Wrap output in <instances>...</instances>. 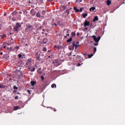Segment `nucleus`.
<instances>
[{
	"label": "nucleus",
	"instance_id": "nucleus-4",
	"mask_svg": "<svg viewBox=\"0 0 125 125\" xmlns=\"http://www.w3.org/2000/svg\"><path fill=\"white\" fill-rule=\"evenodd\" d=\"M52 63L55 66H56V67H57L58 66H59V65H60V63H59V62H58V61H57V60H55V61H54Z\"/></svg>",
	"mask_w": 125,
	"mask_h": 125
},
{
	"label": "nucleus",
	"instance_id": "nucleus-61",
	"mask_svg": "<svg viewBox=\"0 0 125 125\" xmlns=\"http://www.w3.org/2000/svg\"><path fill=\"white\" fill-rule=\"evenodd\" d=\"M79 1H80V2H82V1H83V0H79Z\"/></svg>",
	"mask_w": 125,
	"mask_h": 125
},
{
	"label": "nucleus",
	"instance_id": "nucleus-41",
	"mask_svg": "<svg viewBox=\"0 0 125 125\" xmlns=\"http://www.w3.org/2000/svg\"><path fill=\"white\" fill-rule=\"evenodd\" d=\"M62 6L63 9V10H65L66 9V7L65 6V5H63Z\"/></svg>",
	"mask_w": 125,
	"mask_h": 125
},
{
	"label": "nucleus",
	"instance_id": "nucleus-10",
	"mask_svg": "<svg viewBox=\"0 0 125 125\" xmlns=\"http://www.w3.org/2000/svg\"><path fill=\"white\" fill-rule=\"evenodd\" d=\"M19 28L20 27H18V26H17L16 25L14 27V30L15 31V32H19Z\"/></svg>",
	"mask_w": 125,
	"mask_h": 125
},
{
	"label": "nucleus",
	"instance_id": "nucleus-18",
	"mask_svg": "<svg viewBox=\"0 0 125 125\" xmlns=\"http://www.w3.org/2000/svg\"><path fill=\"white\" fill-rule=\"evenodd\" d=\"M43 43L45 44L46 42H47V39L46 38H44L43 39L42 41Z\"/></svg>",
	"mask_w": 125,
	"mask_h": 125
},
{
	"label": "nucleus",
	"instance_id": "nucleus-56",
	"mask_svg": "<svg viewBox=\"0 0 125 125\" xmlns=\"http://www.w3.org/2000/svg\"><path fill=\"white\" fill-rule=\"evenodd\" d=\"M55 26H58V25L57 24H56V23H54Z\"/></svg>",
	"mask_w": 125,
	"mask_h": 125
},
{
	"label": "nucleus",
	"instance_id": "nucleus-16",
	"mask_svg": "<svg viewBox=\"0 0 125 125\" xmlns=\"http://www.w3.org/2000/svg\"><path fill=\"white\" fill-rule=\"evenodd\" d=\"M73 41V38L70 37V39H68L66 40L67 42H71Z\"/></svg>",
	"mask_w": 125,
	"mask_h": 125
},
{
	"label": "nucleus",
	"instance_id": "nucleus-11",
	"mask_svg": "<svg viewBox=\"0 0 125 125\" xmlns=\"http://www.w3.org/2000/svg\"><path fill=\"white\" fill-rule=\"evenodd\" d=\"M98 20H99L98 17L95 16L93 20V21L95 22L96 21H98Z\"/></svg>",
	"mask_w": 125,
	"mask_h": 125
},
{
	"label": "nucleus",
	"instance_id": "nucleus-45",
	"mask_svg": "<svg viewBox=\"0 0 125 125\" xmlns=\"http://www.w3.org/2000/svg\"><path fill=\"white\" fill-rule=\"evenodd\" d=\"M81 65H82V64L78 63L77 66L79 67V66H81Z\"/></svg>",
	"mask_w": 125,
	"mask_h": 125
},
{
	"label": "nucleus",
	"instance_id": "nucleus-51",
	"mask_svg": "<svg viewBox=\"0 0 125 125\" xmlns=\"http://www.w3.org/2000/svg\"><path fill=\"white\" fill-rule=\"evenodd\" d=\"M80 11L81 12H82V11H83V8H80Z\"/></svg>",
	"mask_w": 125,
	"mask_h": 125
},
{
	"label": "nucleus",
	"instance_id": "nucleus-19",
	"mask_svg": "<svg viewBox=\"0 0 125 125\" xmlns=\"http://www.w3.org/2000/svg\"><path fill=\"white\" fill-rule=\"evenodd\" d=\"M36 83H37V82L35 81H31V84L32 85V86H34V85H35V84H36Z\"/></svg>",
	"mask_w": 125,
	"mask_h": 125
},
{
	"label": "nucleus",
	"instance_id": "nucleus-7",
	"mask_svg": "<svg viewBox=\"0 0 125 125\" xmlns=\"http://www.w3.org/2000/svg\"><path fill=\"white\" fill-rule=\"evenodd\" d=\"M31 62H32V60L31 59H28L27 60L26 65H27V66L29 65H30Z\"/></svg>",
	"mask_w": 125,
	"mask_h": 125
},
{
	"label": "nucleus",
	"instance_id": "nucleus-12",
	"mask_svg": "<svg viewBox=\"0 0 125 125\" xmlns=\"http://www.w3.org/2000/svg\"><path fill=\"white\" fill-rule=\"evenodd\" d=\"M68 48H69V50H74V49L75 48L74 47V46L72 44V45L69 46Z\"/></svg>",
	"mask_w": 125,
	"mask_h": 125
},
{
	"label": "nucleus",
	"instance_id": "nucleus-28",
	"mask_svg": "<svg viewBox=\"0 0 125 125\" xmlns=\"http://www.w3.org/2000/svg\"><path fill=\"white\" fill-rule=\"evenodd\" d=\"M93 51H94V54H95V52H96V51H97V49L96 47H94Z\"/></svg>",
	"mask_w": 125,
	"mask_h": 125
},
{
	"label": "nucleus",
	"instance_id": "nucleus-24",
	"mask_svg": "<svg viewBox=\"0 0 125 125\" xmlns=\"http://www.w3.org/2000/svg\"><path fill=\"white\" fill-rule=\"evenodd\" d=\"M74 9L75 10V12H80V10L77 9L76 7H74Z\"/></svg>",
	"mask_w": 125,
	"mask_h": 125
},
{
	"label": "nucleus",
	"instance_id": "nucleus-48",
	"mask_svg": "<svg viewBox=\"0 0 125 125\" xmlns=\"http://www.w3.org/2000/svg\"><path fill=\"white\" fill-rule=\"evenodd\" d=\"M77 36H80V33H79V32H78V33H77Z\"/></svg>",
	"mask_w": 125,
	"mask_h": 125
},
{
	"label": "nucleus",
	"instance_id": "nucleus-36",
	"mask_svg": "<svg viewBox=\"0 0 125 125\" xmlns=\"http://www.w3.org/2000/svg\"><path fill=\"white\" fill-rule=\"evenodd\" d=\"M42 50H43V51L46 52V50H47V49H46V48L43 47V48H42Z\"/></svg>",
	"mask_w": 125,
	"mask_h": 125
},
{
	"label": "nucleus",
	"instance_id": "nucleus-6",
	"mask_svg": "<svg viewBox=\"0 0 125 125\" xmlns=\"http://www.w3.org/2000/svg\"><path fill=\"white\" fill-rule=\"evenodd\" d=\"M89 25H90V22L88 21L87 20H85L84 22V27H86V26H89Z\"/></svg>",
	"mask_w": 125,
	"mask_h": 125
},
{
	"label": "nucleus",
	"instance_id": "nucleus-23",
	"mask_svg": "<svg viewBox=\"0 0 125 125\" xmlns=\"http://www.w3.org/2000/svg\"><path fill=\"white\" fill-rule=\"evenodd\" d=\"M17 14V11H15L14 12H12L11 15L12 16H14V15H16Z\"/></svg>",
	"mask_w": 125,
	"mask_h": 125
},
{
	"label": "nucleus",
	"instance_id": "nucleus-62",
	"mask_svg": "<svg viewBox=\"0 0 125 125\" xmlns=\"http://www.w3.org/2000/svg\"><path fill=\"white\" fill-rule=\"evenodd\" d=\"M42 31H43V32H44V31H45V30L44 29H43Z\"/></svg>",
	"mask_w": 125,
	"mask_h": 125
},
{
	"label": "nucleus",
	"instance_id": "nucleus-37",
	"mask_svg": "<svg viewBox=\"0 0 125 125\" xmlns=\"http://www.w3.org/2000/svg\"><path fill=\"white\" fill-rule=\"evenodd\" d=\"M14 89H18V87L16 86H14Z\"/></svg>",
	"mask_w": 125,
	"mask_h": 125
},
{
	"label": "nucleus",
	"instance_id": "nucleus-14",
	"mask_svg": "<svg viewBox=\"0 0 125 125\" xmlns=\"http://www.w3.org/2000/svg\"><path fill=\"white\" fill-rule=\"evenodd\" d=\"M36 15V17H38V18L41 17V13H40V12H37Z\"/></svg>",
	"mask_w": 125,
	"mask_h": 125
},
{
	"label": "nucleus",
	"instance_id": "nucleus-30",
	"mask_svg": "<svg viewBox=\"0 0 125 125\" xmlns=\"http://www.w3.org/2000/svg\"><path fill=\"white\" fill-rule=\"evenodd\" d=\"M92 56H93V54L88 55V58H91V57H92Z\"/></svg>",
	"mask_w": 125,
	"mask_h": 125
},
{
	"label": "nucleus",
	"instance_id": "nucleus-55",
	"mask_svg": "<svg viewBox=\"0 0 125 125\" xmlns=\"http://www.w3.org/2000/svg\"><path fill=\"white\" fill-rule=\"evenodd\" d=\"M54 111L56 112V109L55 108H53Z\"/></svg>",
	"mask_w": 125,
	"mask_h": 125
},
{
	"label": "nucleus",
	"instance_id": "nucleus-46",
	"mask_svg": "<svg viewBox=\"0 0 125 125\" xmlns=\"http://www.w3.org/2000/svg\"><path fill=\"white\" fill-rule=\"evenodd\" d=\"M15 99H18V96H16Z\"/></svg>",
	"mask_w": 125,
	"mask_h": 125
},
{
	"label": "nucleus",
	"instance_id": "nucleus-52",
	"mask_svg": "<svg viewBox=\"0 0 125 125\" xmlns=\"http://www.w3.org/2000/svg\"><path fill=\"white\" fill-rule=\"evenodd\" d=\"M45 31L46 32H48V31H49V30H48V29H46L45 30Z\"/></svg>",
	"mask_w": 125,
	"mask_h": 125
},
{
	"label": "nucleus",
	"instance_id": "nucleus-35",
	"mask_svg": "<svg viewBox=\"0 0 125 125\" xmlns=\"http://www.w3.org/2000/svg\"><path fill=\"white\" fill-rule=\"evenodd\" d=\"M42 14L44 16V15H45V11L44 10H43L42 11Z\"/></svg>",
	"mask_w": 125,
	"mask_h": 125
},
{
	"label": "nucleus",
	"instance_id": "nucleus-3",
	"mask_svg": "<svg viewBox=\"0 0 125 125\" xmlns=\"http://www.w3.org/2000/svg\"><path fill=\"white\" fill-rule=\"evenodd\" d=\"M35 57L37 59V61H42V59H41V55L37 53L35 54Z\"/></svg>",
	"mask_w": 125,
	"mask_h": 125
},
{
	"label": "nucleus",
	"instance_id": "nucleus-21",
	"mask_svg": "<svg viewBox=\"0 0 125 125\" xmlns=\"http://www.w3.org/2000/svg\"><path fill=\"white\" fill-rule=\"evenodd\" d=\"M106 3L107 5H110L112 2H111V1L110 0H107L106 1Z\"/></svg>",
	"mask_w": 125,
	"mask_h": 125
},
{
	"label": "nucleus",
	"instance_id": "nucleus-43",
	"mask_svg": "<svg viewBox=\"0 0 125 125\" xmlns=\"http://www.w3.org/2000/svg\"><path fill=\"white\" fill-rule=\"evenodd\" d=\"M27 69L30 71V70H31V66H28Z\"/></svg>",
	"mask_w": 125,
	"mask_h": 125
},
{
	"label": "nucleus",
	"instance_id": "nucleus-27",
	"mask_svg": "<svg viewBox=\"0 0 125 125\" xmlns=\"http://www.w3.org/2000/svg\"><path fill=\"white\" fill-rule=\"evenodd\" d=\"M54 87H56V84L53 83L51 85V88H54Z\"/></svg>",
	"mask_w": 125,
	"mask_h": 125
},
{
	"label": "nucleus",
	"instance_id": "nucleus-22",
	"mask_svg": "<svg viewBox=\"0 0 125 125\" xmlns=\"http://www.w3.org/2000/svg\"><path fill=\"white\" fill-rule=\"evenodd\" d=\"M92 10V11L95 10V7H92L89 8V11H91Z\"/></svg>",
	"mask_w": 125,
	"mask_h": 125
},
{
	"label": "nucleus",
	"instance_id": "nucleus-33",
	"mask_svg": "<svg viewBox=\"0 0 125 125\" xmlns=\"http://www.w3.org/2000/svg\"><path fill=\"white\" fill-rule=\"evenodd\" d=\"M18 104H19L20 105H22V104H23V102L20 101L18 102Z\"/></svg>",
	"mask_w": 125,
	"mask_h": 125
},
{
	"label": "nucleus",
	"instance_id": "nucleus-20",
	"mask_svg": "<svg viewBox=\"0 0 125 125\" xmlns=\"http://www.w3.org/2000/svg\"><path fill=\"white\" fill-rule=\"evenodd\" d=\"M71 38H73V37L76 36V33L75 32H72L71 34Z\"/></svg>",
	"mask_w": 125,
	"mask_h": 125
},
{
	"label": "nucleus",
	"instance_id": "nucleus-31",
	"mask_svg": "<svg viewBox=\"0 0 125 125\" xmlns=\"http://www.w3.org/2000/svg\"><path fill=\"white\" fill-rule=\"evenodd\" d=\"M23 13L24 15H26L27 13V11H26V10H23Z\"/></svg>",
	"mask_w": 125,
	"mask_h": 125
},
{
	"label": "nucleus",
	"instance_id": "nucleus-1",
	"mask_svg": "<svg viewBox=\"0 0 125 125\" xmlns=\"http://www.w3.org/2000/svg\"><path fill=\"white\" fill-rule=\"evenodd\" d=\"M92 38L96 42H99V41H100V39H101V37L100 36H98V38H96V36L93 35Z\"/></svg>",
	"mask_w": 125,
	"mask_h": 125
},
{
	"label": "nucleus",
	"instance_id": "nucleus-9",
	"mask_svg": "<svg viewBox=\"0 0 125 125\" xmlns=\"http://www.w3.org/2000/svg\"><path fill=\"white\" fill-rule=\"evenodd\" d=\"M19 48H20V47H19V46H15L14 49H13V51H15V52H17L18 51V49H19Z\"/></svg>",
	"mask_w": 125,
	"mask_h": 125
},
{
	"label": "nucleus",
	"instance_id": "nucleus-64",
	"mask_svg": "<svg viewBox=\"0 0 125 125\" xmlns=\"http://www.w3.org/2000/svg\"><path fill=\"white\" fill-rule=\"evenodd\" d=\"M50 50H49L48 51V52H50Z\"/></svg>",
	"mask_w": 125,
	"mask_h": 125
},
{
	"label": "nucleus",
	"instance_id": "nucleus-40",
	"mask_svg": "<svg viewBox=\"0 0 125 125\" xmlns=\"http://www.w3.org/2000/svg\"><path fill=\"white\" fill-rule=\"evenodd\" d=\"M41 79L42 81H43V80H44V77H43V76H41Z\"/></svg>",
	"mask_w": 125,
	"mask_h": 125
},
{
	"label": "nucleus",
	"instance_id": "nucleus-39",
	"mask_svg": "<svg viewBox=\"0 0 125 125\" xmlns=\"http://www.w3.org/2000/svg\"><path fill=\"white\" fill-rule=\"evenodd\" d=\"M94 45L95 46H97V45H98V42L95 43L94 44Z\"/></svg>",
	"mask_w": 125,
	"mask_h": 125
},
{
	"label": "nucleus",
	"instance_id": "nucleus-15",
	"mask_svg": "<svg viewBox=\"0 0 125 125\" xmlns=\"http://www.w3.org/2000/svg\"><path fill=\"white\" fill-rule=\"evenodd\" d=\"M19 109H20V107H19L18 106H14V111H16L17 110H19Z\"/></svg>",
	"mask_w": 125,
	"mask_h": 125
},
{
	"label": "nucleus",
	"instance_id": "nucleus-17",
	"mask_svg": "<svg viewBox=\"0 0 125 125\" xmlns=\"http://www.w3.org/2000/svg\"><path fill=\"white\" fill-rule=\"evenodd\" d=\"M31 14L32 16H35L36 15V12L35 11H31Z\"/></svg>",
	"mask_w": 125,
	"mask_h": 125
},
{
	"label": "nucleus",
	"instance_id": "nucleus-42",
	"mask_svg": "<svg viewBox=\"0 0 125 125\" xmlns=\"http://www.w3.org/2000/svg\"><path fill=\"white\" fill-rule=\"evenodd\" d=\"M81 56H78L77 58H76V59L78 60V59H81Z\"/></svg>",
	"mask_w": 125,
	"mask_h": 125
},
{
	"label": "nucleus",
	"instance_id": "nucleus-58",
	"mask_svg": "<svg viewBox=\"0 0 125 125\" xmlns=\"http://www.w3.org/2000/svg\"><path fill=\"white\" fill-rule=\"evenodd\" d=\"M83 55H84V56H85V55H86V53H83Z\"/></svg>",
	"mask_w": 125,
	"mask_h": 125
},
{
	"label": "nucleus",
	"instance_id": "nucleus-59",
	"mask_svg": "<svg viewBox=\"0 0 125 125\" xmlns=\"http://www.w3.org/2000/svg\"><path fill=\"white\" fill-rule=\"evenodd\" d=\"M1 48H2V46H0V50H1Z\"/></svg>",
	"mask_w": 125,
	"mask_h": 125
},
{
	"label": "nucleus",
	"instance_id": "nucleus-2",
	"mask_svg": "<svg viewBox=\"0 0 125 125\" xmlns=\"http://www.w3.org/2000/svg\"><path fill=\"white\" fill-rule=\"evenodd\" d=\"M32 31V25H27L26 28L25 29V32H30Z\"/></svg>",
	"mask_w": 125,
	"mask_h": 125
},
{
	"label": "nucleus",
	"instance_id": "nucleus-32",
	"mask_svg": "<svg viewBox=\"0 0 125 125\" xmlns=\"http://www.w3.org/2000/svg\"><path fill=\"white\" fill-rule=\"evenodd\" d=\"M29 70L31 71V72H35V71L36 70V68L35 67H33L32 69Z\"/></svg>",
	"mask_w": 125,
	"mask_h": 125
},
{
	"label": "nucleus",
	"instance_id": "nucleus-8",
	"mask_svg": "<svg viewBox=\"0 0 125 125\" xmlns=\"http://www.w3.org/2000/svg\"><path fill=\"white\" fill-rule=\"evenodd\" d=\"M72 9V8H70L68 9H66L64 13H67V15H69L70 14V10Z\"/></svg>",
	"mask_w": 125,
	"mask_h": 125
},
{
	"label": "nucleus",
	"instance_id": "nucleus-53",
	"mask_svg": "<svg viewBox=\"0 0 125 125\" xmlns=\"http://www.w3.org/2000/svg\"><path fill=\"white\" fill-rule=\"evenodd\" d=\"M66 36H67V37H70V34L69 33L66 34Z\"/></svg>",
	"mask_w": 125,
	"mask_h": 125
},
{
	"label": "nucleus",
	"instance_id": "nucleus-13",
	"mask_svg": "<svg viewBox=\"0 0 125 125\" xmlns=\"http://www.w3.org/2000/svg\"><path fill=\"white\" fill-rule=\"evenodd\" d=\"M16 26L17 27H18L19 28H21V26H22V25H21V24H20V22H17L16 23Z\"/></svg>",
	"mask_w": 125,
	"mask_h": 125
},
{
	"label": "nucleus",
	"instance_id": "nucleus-29",
	"mask_svg": "<svg viewBox=\"0 0 125 125\" xmlns=\"http://www.w3.org/2000/svg\"><path fill=\"white\" fill-rule=\"evenodd\" d=\"M83 58H80V59L78 60V62H83Z\"/></svg>",
	"mask_w": 125,
	"mask_h": 125
},
{
	"label": "nucleus",
	"instance_id": "nucleus-25",
	"mask_svg": "<svg viewBox=\"0 0 125 125\" xmlns=\"http://www.w3.org/2000/svg\"><path fill=\"white\" fill-rule=\"evenodd\" d=\"M0 88H5V85L0 84Z\"/></svg>",
	"mask_w": 125,
	"mask_h": 125
},
{
	"label": "nucleus",
	"instance_id": "nucleus-44",
	"mask_svg": "<svg viewBox=\"0 0 125 125\" xmlns=\"http://www.w3.org/2000/svg\"><path fill=\"white\" fill-rule=\"evenodd\" d=\"M48 1H49L50 2H52L53 1V0H47Z\"/></svg>",
	"mask_w": 125,
	"mask_h": 125
},
{
	"label": "nucleus",
	"instance_id": "nucleus-60",
	"mask_svg": "<svg viewBox=\"0 0 125 125\" xmlns=\"http://www.w3.org/2000/svg\"><path fill=\"white\" fill-rule=\"evenodd\" d=\"M0 55H2V54H3V53L2 52H1V53H0Z\"/></svg>",
	"mask_w": 125,
	"mask_h": 125
},
{
	"label": "nucleus",
	"instance_id": "nucleus-50",
	"mask_svg": "<svg viewBox=\"0 0 125 125\" xmlns=\"http://www.w3.org/2000/svg\"><path fill=\"white\" fill-rule=\"evenodd\" d=\"M48 58H52V56H48Z\"/></svg>",
	"mask_w": 125,
	"mask_h": 125
},
{
	"label": "nucleus",
	"instance_id": "nucleus-57",
	"mask_svg": "<svg viewBox=\"0 0 125 125\" xmlns=\"http://www.w3.org/2000/svg\"><path fill=\"white\" fill-rule=\"evenodd\" d=\"M37 72H38V73H42V72L40 71V70H37Z\"/></svg>",
	"mask_w": 125,
	"mask_h": 125
},
{
	"label": "nucleus",
	"instance_id": "nucleus-38",
	"mask_svg": "<svg viewBox=\"0 0 125 125\" xmlns=\"http://www.w3.org/2000/svg\"><path fill=\"white\" fill-rule=\"evenodd\" d=\"M18 57H19L20 58H21L22 57V55L21 54H19Z\"/></svg>",
	"mask_w": 125,
	"mask_h": 125
},
{
	"label": "nucleus",
	"instance_id": "nucleus-54",
	"mask_svg": "<svg viewBox=\"0 0 125 125\" xmlns=\"http://www.w3.org/2000/svg\"><path fill=\"white\" fill-rule=\"evenodd\" d=\"M19 14H22V12L20 11V12H19Z\"/></svg>",
	"mask_w": 125,
	"mask_h": 125
},
{
	"label": "nucleus",
	"instance_id": "nucleus-49",
	"mask_svg": "<svg viewBox=\"0 0 125 125\" xmlns=\"http://www.w3.org/2000/svg\"><path fill=\"white\" fill-rule=\"evenodd\" d=\"M7 49H9V50H10V51L12 50L11 49V48H7Z\"/></svg>",
	"mask_w": 125,
	"mask_h": 125
},
{
	"label": "nucleus",
	"instance_id": "nucleus-34",
	"mask_svg": "<svg viewBox=\"0 0 125 125\" xmlns=\"http://www.w3.org/2000/svg\"><path fill=\"white\" fill-rule=\"evenodd\" d=\"M4 37H6V34H3V35H1V38L2 39H3V38H4Z\"/></svg>",
	"mask_w": 125,
	"mask_h": 125
},
{
	"label": "nucleus",
	"instance_id": "nucleus-5",
	"mask_svg": "<svg viewBox=\"0 0 125 125\" xmlns=\"http://www.w3.org/2000/svg\"><path fill=\"white\" fill-rule=\"evenodd\" d=\"M72 44L75 49H77L80 46V45L76 44V42H72Z\"/></svg>",
	"mask_w": 125,
	"mask_h": 125
},
{
	"label": "nucleus",
	"instance_id": "nucleus-63",
	"mask_svg": "<svg viewBox=\"0 0 125 125\" xmlns=\"http://www.w3.org/2000/svg\"><path fill=\"white\" fill-rule=\"evenodd\" d=\"M57 48H58V49H59V46H57Z\"/></svg>",
	"mask_w": 125,
	"mask_h": 125
},
{
	"label": "nucleus",
	"instance_id": "nucleus-26",
	"mask_svg": "<svg viewBox=\"0 0 125 125\" xmlns=\"http://www.w3.org/2000/svg\"><path fill=\"white\" fill-rule=\"evenodd\" d=\"M82 16L84 18H85L86 16H87V13H85V14H83Z\"/></svg>",
	"mask_w": 125,
	"mask_h": 125
},
{
	"label": "nucleus",
	"instance_id": "nucleus-47",
	"mask_svg": "<svg viewBox=\"0 0 125 125\" xmlns=\"http://www.w3.org/2000/svg\"><path fill=\"white\" fill-rule=\"evenodd\" d=\"M27 91L29 93V94H31V91L30 90H28Z\"/></svg>",
	"mask_w": 125,
	"mask_h": 125
}]
</instances>
